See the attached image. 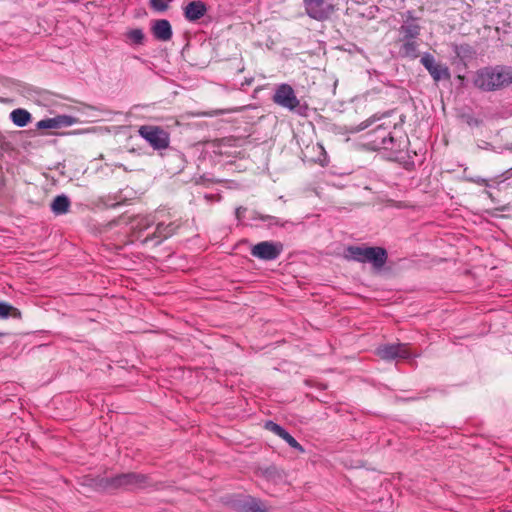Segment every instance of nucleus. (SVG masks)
I'll return each instance as SVG.
<instances>
[{"instance_id": "4468645a", "label": "nucleus", "mask_w": 512, "mask_h": 512, "mask_svg": "<svg viewBox=\"0 0 512 512\" xmlns=\"http://www.w3.org/2000/svg\"><path fill=\"white\" fill-rule=\"evenodd\" d=\"M206 11V5L202 1H192L184 8V15L189 21H197L205 15Z\"/></svg>"}, {"instance_id": "9b49d317", "label": "nucleus", "mask_w": 512, "mask_h": 512, "mask_svg": "<svg viewBox=\"0 0 512 512\" xmlns=\"http://www.w3.org/2000/svg\"><path fill=\"white\" fill-rule=\"evenodd\" d=\"M76 123V120L72 116L59 115L54 118H46L37 122L36 127L38 129H58L62 127H68Z\"/></svg>"}, {"instance_id": "f257e3e1", "label": "nucleus", "mask_w": 512, "mask_h": 512, "mask_svg": "<svg viewBox=\"0 0 512 512\" xmlns=\"http://www.w3.org/2000/svg\"><path fill=\"white\" fill-rule=\"evenodd\" d=\"M474 85L484 91H494L512 83V68L509 66L486 67L477 71Z\"/></svg>"}, {"instance_id": "2eb2a0df", "label": "nucleus", "mask_w": 512, "mask_h": 512, "mask_svg": "<svg viewBox=\"0 0 512 512\" xmlns=\"http://www.w3.org/2000/svg\"><path fill=\"white\" fill-rule=\"evenodd\" d=\"M152 31L156 39L160 41H168L172 37V28L168 20L161 19L155 21Z\"/></svg>"}, {"instance_id": "1a4fd4ad", "label": "nucleus", "mask_w": 512, "mask_h": 512, "mask_svg": "<svg viewBox=\"0 0 512 512\" xmlns=\"http://www.w3.org/2000/svg\"><path fill=\"white\" fill-rule=\"evenodd\" d=\"M303 4L306 14L318 21L328 19L334 11L333 5L326 3L325 0H303Z\"/></svg>"}, {"instance_id": "393cba45", "label": "nucleus", "mask_w": 512, "mask_h": 512, "mask_svg": "<svg viewBox=\"0 0 512 512\" xmlns=\"http://www.w3.org/2000/svg\"><path fill=\"white\" fill-rule=\"evenodd\" d=\"M170 0H150L151 7L158 12H164L169 7Z\"/></svg>"}, {"instance_id": "f8f14e48", "label": "nucleus", "mask_w": 512, "mask_h": 512, "mask_svg": "<svg viewBox=\"0 0 512 512\" xmlns=\"http://www.w3.org/2000/svg\"><path fill=\"white\" fill-rule=\"evenodd\" d=\"M236 506L240 512H269L261 500L251 496L239 500Z\"/></svg>"}, {"instance_id": "6e6552de", "label": "nucleus", "mask_w": 512, "mask_h": 512, "mask_svg": "<svg viewBox=\"0 0 512 512\" xmlns=\"http://www.w3.org/2000/svg\"><path fill=\"white\" fill-rule=\"evenodd\" d=\"M283 250V245L279 242L262 241L254 245L251 249L252 256L271 261L277 259Z\"/></svg>"}, {"instance_id": "423d86ee", "label": "nucleus", "mask_w": 512, "mask_h": 512, "mask_svg": "<svg viewBox=\"0 0 512 512\" xmlns=\"http://www.w3.org/2000/svg\"><path fill=\"white\" fill-rule=\"evenodd\" d=\"M376 354L385 361L406 360L413 356H417L409 349L406 343L383 344L377 347Z\"/></svg>"}, {"instance_id": "473e14b6", "label": "nucleus", "mask_w": 512, "mask_h": 512, "mask_svg": "<svg viewBox=\"0 0 512 512\" xmlns=\"http://www.w3.org/2000/svg\"><path fill=\"white\" fill-rule=\"evenodd\" d=\"M260 219L261 220H267V219H274V218L271 217V216H261Z\"/></svg>"}, {"instance_id": "7c9ffc66", "label": "nucleus", "mask_w": 512, "mask_h": 512, "mask_svg": "<svg viewBox=\"0 0 512 512\" xmlns=\"http://www.w3.org/2000/svg\"><path fill=\"white\" fill-rule=\"evenodd\" d=\"M219 113H222V111L207 112V113H204V115H206V116H214V115H217Z\"/></svg>"}, {"instance_id": "412c9836", "label": "nucleus", "mask_w": 512, "mask_h": 512, "mask_svg": "<svg viewBox=\"0 0 512 512\" xmlns=\"http://www.w3.org/2000/svg\"><path fill=\"white\" fill-rule=\"evenodd\" d=\"M9 316L13 318H19L21 316L20 311L6 302H0V319H6Z\"/></svg>"}, {"instance_id": "4be33fe9", "label": "nucleus", "mask_w": 512, "mask_h": 512, "mask_svg": "<svg viewBox=\"0 0 512 512\" xmlns=\"http://www.w3.org/2000/svg\"><path fill=\"white\" fill-rule=\"evenodd\" d=\"M280 438H282L290 447L300 452H304L303 447L287 431H285Z\"/></svg>"}, {"instance_id": "72a5a7b5", "label": "nucleus", "mask_w": 512, "mask_h": 512, "mask_svg": "<svg viewBox=\"0 0 512 512\" xmlns=\"http://www.w3.org/2000/svg\"><path fill=\"white\" fill-rule=\"evenodd\" d=\"M72 2H79L80 0H71Z\"/></svg>"}, {"instance_id": "f3484780", "label": "nucleus", "mask_w": 512, "mask_h": 512, "mask_svg": "<svg viewBox=\"0 0 512 512\" xmlns=\"http://www.w3.org/2000/svg\"><path fill=\"white\" fill-rule=\"evenodd\" d=\"M9 117L13 124L17 127L27 126L32 119L30 112L23 108L14 109L11 111Z\"/></svg>"}, {"instance_id": "39448f33", "label": "nucleus", "mask_w": 512, "mask_h": 512, "mask_svg": "<svg viewBox=\"0 0 512 512\" xmlns=\"http://www.w3.org/2000/svg\"><path fill=\"white\" fill-rule=\"evenodd\" d=\"M145 485L146 477L134 472L119 474L106 480V486L111 489L132 490L143 488Z\"/></svg>"}, {"instance_id": "5701e85b", "label": "nucleus", "mask_w": 512, "mask_h": 512, "mask_svg": "<svg viewBox=\"0 0 512 512\" xmlns=\"http://www.w3.org/2000/svg\"><path fill=\"white\" fill-rule=\"evenodd\" d=\"M265 429L274 433L275 435L281 437L282 434L286 431L283 427L273 421H266L264 424Z\"/></svg>"}, {"instance_id": "a211bd4d", "label": "nucleus", "mask_w": 512, "mask_h": 512, "mask_svg": "<svg viewBox=\"0 0 512 512\" xmlns=\"http://www.w3.org/2000/svg\"><path fill=\"white\" fill-rule=\"evenodd\" d=\"M70 204V200L66 195H58L51 203V210L55 215H63L69 211Z\"/></svg>"}, {"instance_id": "20e7f679", "label": "nucleus", "mask_w": 512, "mask_h": 512, "mask_svg": "<svg viewBox=\"0 0 512 512\" xmlns=\"http://www.w3.org/2000/svg\"><path fill=\"white\" fill-rule=\"evenodd\" d=\"M138 133L154 150H164L169 147V133L159 126L143 125L139 127Z\"/></svg>"}, {"instance_id": "bb28decb", "label": "nucleus", "mask_w": 512, "mask_h": 512, "mask_svg": "<svg viewBox=\"0 0 512 512\" xmlns=\"http://www.w3.org/2000/svg\"><path fill=\"white\" fill-rule=\"evenodd\" d=\"M246 211V208L245 207H242V206H239L235 209V216L237 218L238 221H241L242 217H243V214L245 213Z\"/></svg>"}, {"instance_id": "a878e982", "label": "nucleus", "mask_w": 512, "mask_h": 512, "mask_svg": "<svg viewBox=\"0 0 512 512\" xmlns=\"http://www.w3.org/2000/svg\"><path fill=\"white\" fill-rule=\"evenodd\" d=\"M151 223L152 221L149 218H142L139 222L140 229L147 230L150 227Z\"/></svg>"}, {"instance_id": "c85d7f7f", "label": "nucleus", "mask_w": 512, "mask_h": 512, "mask_svg": "<svg viewBox=\"0 0 512 512\" xmlns=\"http://www.w3.org/2000/svg\"><path fill=\"white\" fill-rule=\"evenodd\" d=\"M469 180L479 185H487V180L481 177L470 178Z\"/></svg>"}, {"instance_id": "9d476101", "label": "nucleus", "mask_w": 512, "mask_h": 512, "mask_svg": "<svg viewBox=\"0 0 512 512\" xmlns=\"http://www.w3.org/2000/svg\"><path fill=\"white\" fill-rule=\"evenodd\" d=\"M178 228L179 225L175 222H170L168 224L158 223L154 232L151 235L148 234L144 239V242L156 240V244H160L163 240L174 235Z\"/></svg>"}, {"instance_id": "b1692460", "label": "nucleus", "mask_w": 512, "mask_h": 512, "mask_svg": "<svg viewBox=\"0 0 512 512\" xmlns=\"http://www.w3.org/2000/svg\"><path fill=\"white\" fill-rule=\"evenodd\" d=\"M128 38L134 44H142L144 40V33L141 29H133L128 33Z\"/></svg>"}, {"instance_id": "2f4dec72", "label": "nucleus", "mask_w": 512, "mask_h": 512, "mask_svg": "<svg viewBox=\"0 0 512 512\" xmlns=\"http://www.w3.org/2000/svg\"><path fill=\"white\" fill-rule=\"evenodd\" d=\"M374 139H377L378 141H381V138H383V134H373Z\"/></svg>"}, {"instance_id": "0eeeda50", "label": "nucleus", "mask_w": 512, "mask_h": 512, "mask_svg": "<svg viewBox=\"0 0 512 512\" xmlns=\"http://www.w3.org/2000/svg\"><path fill=\"white\" fill-rule=\"evenodd\" d=\"M420 63L429 72L430 76L435 82L450 80L451 73L448 66L437 62L432 54L424 53L421 56Z\"/></svg>"}, {"instance_id": "6ab92c4d", "label": "nucleus", "mask_w": 512, "mask_h": 512, "mask_svg": "<svg viewBox=\"0 0 512 512\" xmlns=\"http://www.w3.org/2000/svg\"><path fill=\"white\" fill-rule=\"evenodd\" d=\"M403 42L400 53L404 57L415 59L418 57V44L415 40H401Z\"/></svg>"}, {"instance_id": "ddd939ff", "label": "nucleus", "mask_w": 512, "mask_h": 512, "mask_svg": "<svg viewBox=\"0 0 512 512\" xmlns=\"http://www.w3.org/2000/svg\"><path fill=\"white\" fill-rule=\"evenodd\" d=\"M400 40H415L420 34V26L415 19L408 17L399 28Z\"/></svg>"}, {"instance_id": "7ed1b4c3", "label": "nucleus", "mask_w": 512, "mask_h": 512, "mask_svg": "<svg viewBox=\"0 0 512 512\" xmlns=\"http://www.w3.org/2000/svg\"><path fill=\"white\" fill-rule=\"evenodd\" d=\"M272 100L275 104L283 107L298 115L304 116L307 111V105L302 104L297 98L294 89L286 83L280 84L276 87Z\"/></svg>"}, {"instance_id": "f03ea898", "label": "nucleus", "mask_w": 512, "mask_h": 512, "mask_svg": "<svg viewBox=\"0 0 512 512\" xmlns=\"http://www.w3.org/2000/svg\"><path fill=\"white\" fill-rule=\"evenodd\" d=\"M346 258L357 262H369L377 269L382 268L387 261V252L381 247L349 246L346 250Z\"/></svg>"}, {"instance_id": "dca6fc26", "label": "nucleus", "mask_w": 512, "mask_h": 512, "mask_svg": "<svg viewBox=\"0 0 512 512\" xmlns=\"http://www.w3.org/2000/svg\"><path fill=\"white\" fill-rule=\"evenodd\" d=\"M373 134H383V138H381V141H378L377 139H373L374 145L379 149H385V150H394L395 149V139L391 135L390 132H386V129L382 127V125H379L374 131Z\"/></svg>"}, {"instance_id": "c756f323", "label": "nucleus", "mask_w": 512, "mask_h": 512, "mask_svg": "<svg viewBox=\"0 0 512 512\" xmlns=\"http://www.w3.org/2000/svg\"><path fill=\"white\" fill-rule=\"evenodd\" d=\"M369 125H370V123H368V122H362V123L359 125V127H358L357 131L364 130V129H366L367 127H369Z\"/></svg>"}, {"instance_id": "f704fd0d", "label": "nucleus", "mask_w": 512, "mask_h": 512, "mask_svg": "<svg viewBox=\"0 0 512 512\" xmlns=\"http://www.w3.org/2000/svg\"><path fill=\"white\" fill-rule=\"evenodd\" d=\"M2 335H3V333L0 332V336H2Z\"/></svg>"}, {"instance_id": "aec40b11", "label": "nucleus", "mask_w": 512, "mask_h": 512, "mask_svg": "<svg viewBox=\"0 0 512 512\" xmlns=\"http://www.w3.org/2000/svg\"><path fill=\"white\" fill-rule=\"evenodd\" d=\"M453 51L461 60L470 59L474 54L473 48L468 44L453 45Z\"/></svg>"}, {"instance_id": "cd10ccee", "label": "nucleus", "mask_w": 512, "mask_h": 512, "mask_svg": "<svg viewBox=\"0 0 512 512\" xmlns=\"http://www.w3.org/2000/svg\"><path fill=\"white\" fill-rule=\"evenodd\" d=\"M467 124L469 126H479L481 124V121L474 117H468Z\"/></svg>"}]
</instances>
